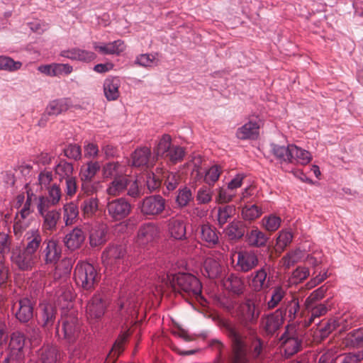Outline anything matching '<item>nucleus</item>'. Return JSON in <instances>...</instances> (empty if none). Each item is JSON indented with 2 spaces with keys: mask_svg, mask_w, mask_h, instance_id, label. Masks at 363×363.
Instances as JSON below:
<instances>
[{
  "mask_svg": "<svg viewBox=\"0 0 363 363\" xmlns=\"http://www.w3.org/2000/svg\"><path fill=\"white\" fill-rule=\"evenodd\" d=\"M235 213V208L232 205H226L219 207L217 213L218 224L220 228H222L228 220L234 216Z\"/></svg>",
  "mask_w": 363,
  "mask_h": 363,
  "instance_id": "obj_46",
  "label": "nucleus"
},
{
  "mask_svg": "<svg viewBox=\"0 0 363 363\" xmlns=\"http://www.w3.org/2000/svg\"><path fill=\"white\" fill-rule=\"evenodd\" d=\"M15 313L16 319L22 323L29 322L33 317L34 303L28 298H21L17 303Z\"/></svg>",
  "mask_w": 363,
  "mask_h": 363,
  "instance_id": "obj_19",
  "label": "nucleus"
},
{
  "mask_svg": "<svg viewBox=\"0 0 363 363\" xmlns=\"http://www.w3.org/2000/svg\"><path fill=\"white\" fill-rule=\"evenodd\" d=\"M304 307L308 313L304 320L306 326H309L316 318L324 315L328 311L326 304L321 303H304Z\"/></svg>",
  "mask_w": 363,
  "mask_h": 363,
  "instance_id": "obj_23",
  "label": "nucleus"
},
{
  "mask_svg": "<svg viewBox=\"0 0 363 363\" xmlns=\"http://www.w3.org/2000/svg\"><path fill=\"white\" fill-rule=\"evenodd\" d=\"M121 81L118 77H108L104 83V95L107 100L114 101L119 97Z\"/></svg>",
  "mask_w": 363,
  "mask_h": 363,
  "instance_id": "obj_34",
  "label": "nucleus"
},
{
  "mask_svg": "<svg viewBox=\"0 0 363 363\" xmlns=\"http://www.w3.org/2000/svg\"><path fill=\"white\" fill-rule=\"evenodd\" d=\"M284 317L280 310L264 315L261 318V325L267 335H274L282 325Z\"/></svg>",
  "mask_w": 363,
  "mask_h": 363,
  "instance_id": "obj_18",
  "label": "nucleus"
},
{
  "mask_svg": "<svg viewBox=\"0 0 363 363\" xmlns=\"http://www.w3.org/2000/svg\"><path fill=\"white\" fill-rule=\"evenodd\" d=\"M185 155V150L184 147L179 145H172L167 155V157L172 162L177 163L183 160Z\"/></svg>",
  "mask_w": 363,
  "mask_h": 363,
  "instance_id": "obj_58",
  "label": "nucleus"
},
{
  "mask_svg": "<svg viewBox=\"0 0 363 363\" xmlns=\"http://www.w3.org/2000/svg\"><path fill=\"white\" fill-rule=\"evenodd\" d=\"M151 155L150 150L146 147L136 149L132 155V165L143 167L148 163Z\"/></svg>",
  "mask_w": 363,
  "mask_h": 363,
  "instance_id": "obj_42",
  "label": "nucleus"
},
{
  "mask_svg": "<svg viewBox=\"0 0 363 363\" xmlns=\"http://www.w3.org/2000/svg\"><path fill=\"white\" fill-rule=\"evenodd\" d=\"M101 166L99 162L89 161L81 167L80 177L82 181H92Z\"/></svg>",
  "mask_w": 363,
  "mask_h": 363,
  "instance_id": "obj_40",
  "label": "nucleus"
},
{
  "mask_svg": "<svg viewBox=\"0 0 363 363\" xmlns=\"http://www.w3.org/2000/svg\"><path fill=\"white\" fill-rule=\"evenodd\" d=\"M133 291V286H130L128 284L121 288L118 301V312L125 319L129 316H135L137 313L139 298Z\"/></svg>",
  "mask_w": 363,
  "mask_h": 363,
  "instance_id": "obj_7",
  "label": "nucleus"
},
{
  "mask_svg": "<svg viewBox=\"0 0 363 363\" xmlns=\"http://www.w3.org/2000/svg\"><path fill=\"white\" fill-rule=\"evenodd\" d=\"M64 209V220L65 225H72L77 220L79 215L78 207L76 204L71 202L67 203L63 207Z\"/></svg>",
  "mask_w": 363,
  "mask_h": 363,
  "instance_id": "obj_49",
  "label": "nucleus"
},
{
  "mask_svg": "<svg viewBox=\"0 0 363 363\" xmlns=\"http://www.w3.org/2000/svg\"><path fill=\"white\" fill-rule=\"evenodd\" d=\"M168 231L172 238L176 240H185L186 225L183 220L177 218H171L168 220Z\"/></svg>",
  "mask_w": 363,
  "mask_h": 363,
  "instance_id": "obj_29",
  "label": "nucleus"
},
{
  "mask_svg": "<svg viewBox=\"0 0 363 363\" xmlns=\"http://www.w3.org/2000/svg\"><path fill=\"white\" fill-rule=\"evenodd\" d=\"M57 310L52 304H44L42 308L41 321L42 326L50 329L54 324L56 318Z\"/></svg>",
  "mask_w": 363,
  "mask_h": 363,
  "instance_id": "obj_37",
  "label": "nucleus"
},
{
  "mask_svg": "<svg viewBox=\"0 0 363 363\" xmlns=\"http://www.w3.org/2000/svg\"><path fill=\"white\" fill-rule=\"evenodd\" d=\"M22 62L15 61L12 58L6 56H0V70L15 72L21 69Z\"/></svg>",
  "mask_w": 363,
  "mask_h": 363,
  "instance_id": "obj_55",
  "label": "nucleus"
},
{
  "mask_svg": "<svg viewBox=\"0 0 363 363\" xmlns=\"http://www.w3.org/2000/svg\"><path fill=\"white\" fill-rule=\"evenodd\" d=\"M260 311L256 303L247 298L240 306L238 312V320L244 329L252 330V325L255 324L259 316Z\"/></svg>",
  "mask_w": 363,
  "mask_h": 363,
  "instance_id": "obj_8",
  "label": "nucleus"
},
{
  "mask_svg": "<svg viewBox=\"0 0 363 363\" xmlns=\"http://www.w3.org/2000/svg\"><path fill=\"white\" fill-rule=\"evenodd\" d=\"M62 252V245L58 240L54 238H46L43 242L40 258L46 265H55L61 258Z\"/></svg>",
  "mask_w": 363,
  "mask_h": 363,
  "instance_id": "obj_9",
  "label": "nucleus"
},
{
  "mask_svg": "<svg viewBox=\"0 0 363 363\" xmlns=\"http://www.w3.org/2000/svg\"><path fill=\"white\" fill-rule=\"evenodd\" d=\"M38 357L41 363H57V350L51 345H43L38 351Z\"/></svg>",
  "mask_w": 363,
  "mask_h": 363,
  "instance_id": "obj_38",
  "label": "nucleus"
},
{
  "mask_svg": "<svg viewBox=\"0 0 363 363\" xmlns=\"http://www.w3.org/2000/svg\"><path fill=\"white\" fill-rule=\"evenodd\" d=\"M362 360L363 350L340 354L335 363H361Z\"/></svg>",
  "mask_w": 363,
  "mask_h": 363,
  "instance_id": "obj_54",
  "label": "nucleus"
},
{
  "mask_svg": "<svg viewBox=\"0 0 363 363\" xmlns=\"http://www.w3.org/2000/svg\"><path fill=\"white\" fill-rule=\"evenodd\" d=\"M37 205L39 214L43 218V228L45 230L53 231L57 228V224L61 218L60 210L52 208L51 206Z\"/></svg>",
  "mask_w": 363,
  "mask_h": 363,
  "instance_id": "obj_16",
  "label": "nucleus"
},
{
  "mask_svg": "<svg viewBox=\"0 0 363 363\" xmlns=\"http://www.w3.org/2000/svg\"><path fill=\"white\" fill-rule=\"evenodd\" d=\"M245 240L251 247H262L266 245L269 238L264 233L255 227L246 233Z\"/></svg>",
  "mask_w": 363,
  "mask_h": 363,
  "instance_id": "obj_32",
  "label": "nucleus"
},
{
  "mask_svg": "<svg viewBox=\"0 0 363 363\" xmlns=\"http://www.w3.org/2000/svg\"><path fill=\"white\" fill-rule=\"evenodd\" d=\"M65 156L69 160L78 161L82 158V150L77 144H69L64 149Z\"/></svg>",
  "mask_w": 363,
  "mask_h": 363,
  "instance_id": "obj_60",
  "label": "nucleus"
},
{
  "mask_svg": "<svg viewBox=\"0 0 363 363\" xmlns=\"http://www.w3.org/2000/svg\"><path fill=\"white\" fill-rule=\"evenodd\" d=\"M165 206V199L162 196L152 195L147 196L143 200L140 205V209L143 215L157 216L164 210Z\"/></svg>",
  "mask_w": 363,
  "mask_h": 363,
  "instance_id": "obj_14",
  "label": "nucleus"
},
{
  "mask_svg": "<svg viewBox=\"0 0 363 363\" xmlns=\"http://www.w3.org/2000/svg\"><path fill=\"white\" fill-rule=\"evenodd\" d=\"M43 242L39 230L32 228L27 230L23 235L22 245H16L11 250V263L20 271H31L40 260Z\"/></svg>",
  "mask_w": 363,
  "mask_h": 363,
  "instance_id": "obj_1",
  "label": "nucleus"
},
{
  "mask_svg": "<svg viewBox=\"0 0 363 363\" xmlns=\"http://www.w3.org/2000/svg\"><path fill=\"white\" fill-rule=\"evenodd\" d=\"M163 177L164 179V185L166 186V189L168 191H171L174 190L178 184L179 181V177L176 173L173 172H163Z\"/></svg>",
  "mask_w": 363,
  "mask_h": 363,
  "instance_id": "obj_63",
  "label": "nucleus"
},
{
  "mask_svg": "<svg viewBox=\"0 0 363 363\" xmlns=\"http://www.w3.org/2000/svg\"><path fill=\"white\" fill-rule=\"evenodd\" d=\"M222 257V254L219 252L211 254L206 257L203 263V274L211 279L221 277L223 271Z\"/></svg>",
  "mask_w": 363,
  "mask_h": 363,
  "instance_id": "obj_11",
  "label": "nucleus"
},
{
  "mask_svg": "<svg viewBox=\"0 0 363 363\" xmlns=\"http://www.w3.org/2000/svg\"><path fill=\"white\" fill-rule=\"evenodd\" d=\"M102 261L107 274H120L135 263L133 257L127 254L123 245L109 246L102 254Z\"/></svg>",
  "mask_w": 363,
  "mask_h": 363,
  "instance_id": "obj_3",
  "label": "nucleus"
},
{
  "mask_svg": "<svg viewBox=\"0 0 363 363\" xmlns=\"http://www.w3.org/2000/svg\"><path fill=\"white\" fill-rule=\"evenodd\" d=\"M213 191L210 187L203 186L197 191L196 196L199 204H207L212 200Z\"/></svg>",
  "mask_w": 363,
  "mask_h": 363,
  "instance_id": "obj_57",
  "label": "nucleus"
},
{
  "mask_svg": "<svg viewBox=\"0 0 363 363\" xmlns=\"http://www.w3.org/2000/svg\"><path fill=\"white\" fill-rule=\"evenodd\" d=\"M70 106L69 100L66 98L53 100L46 108V113L50 116H57L67 111Z\"/></svg>",
  "mask_w": 363,
  "mask_h": 363,
  "instance_id": "obj_39",
  "label": "nucleus"
},
{
  "mask_svg": "<svg viewBox=\"0 0 363 363\" xmlns=\"http://www.w3.org/2000/svg\"><path fill=\"white\" fill-rule=\"evenodd\" d=\"M93 48L95 50L102 55H119L125 50V43L121 40H116L108 43L94 42Z\"/></svg>",
  "mask_w": 363,
  "mask_h": 363,
  "instance_id": "obj_20",
  "label": "nucleus"
},
{
  "mask_svg": "<svg viewBox=\"0 0 363 363\" xmlns=\"http://www.w3.org/2000/svg\"><path fill=\"white\" fill-rule=\"evenodd\" d=\"M303 335L294 326H287L279 338L283 355L289 358L298 352L303 346Z\"/></svg>",
  "mask_w": 363,
  "mask_h": 363,
  "instance_id": "obj_5",
  "label": "nucleus"
},
{
  "mask_svg": "<svg viewBox=\"0 0 363 363\" xmlns=\"http://www.w3.org/2000/svg\"><path fill=\"white\" fill-rule=\"evenodd\" d=\"M53 179V174L51 169L45 168L41 170L38 176V184L41 189L50 187V184Z\"/></svg>",
  "mask_w": 363,
  "mask_h": 363,
  "instance_id": "obj_59",
  "label": "nucleus"
},
{
  "mask_svg": "<svg viewBox=\"0 0 363 363\" xmlns=\"http://www.w3.org/2000/svg\"><path fill=\"white\" fill-rule=\"evenodd\" d=\"M47 189L48 190V196H40L38 205L43 206L45 203L46 206H55L59 203L61 199V189L57 184H54Z\"/></svg>",
  "mask_w": 363,
  "mask_h": 363,
  "instance_id": "obj_28",
  "label": "nucleus"
},
{
  "mask_svg": "<svg viewBox=\"0 0 363 363\" xmlns=\"http://www.w3.org/2000/svg\"><path fill=\"white\" fill-rule=\"evenodd\" d=\"M106 211L113 220H121L130 214L131 205L125 199H115L107 202Z\"/></svg>",
  "mask_w": 363,
  "mask_h": 363,
  "instance_id": "obj_13",
  "label": "nucleus"
},
{
  "mask_svg": "<svg viewBox=\"0 0 363 363\" xmlns=\"http://www.w3.org/2000/svg\"><path fill=\"white\" fill-rule=\"evenodd\" d=\"M225 235L230 240H238L245 234V226L241 221L233 220L224 230Z\"/></svg>",
  "mask_w": 363,
  "mask_h": 363,
  "instance_id": "obj_35",
  "label": "nucleus"
},
{
  "mask_svg": "<svg viewBox=\"0 0 363 363\" xmlns=\"http://www.w3.org/2000/svg\"><path fill=\"white\" fill-rule=\"evenodd\" d=\"M303 251L300 249H296L295 250L290 251L282 257V264L285 268L289 269L291 267L298 262L303 258Z\"/></svg>",
  "mask_w": 363,
  "mask_h": 363,
  "instance_id": "obj_48",
  "label": "nucleus"
},
{
  "mask_svg": "<svg viewBox=\"0 0 363 363\" xmlns=\"http://www.w3.org/2000/svg\"><path fill=\"white\" fill-rule=\"evenodd\" d=\"M167 268L168 265L166 264L164 271L160 272L164 274L159 277L164 286L172 287L182 296L193 297L198 301H205L201 294V284L195 276L188 273L170 274L166 272Z\"/></svg>",
  "mask_w": 363,
  "mask_h": 363,
  "instance_id": "obj_2",
  "label": "nucleus"
},
{
  "mask_svg": "<svg viewBox=\"0 0 363 363\" xmlns=\"http://www.w3.org/2000/svg\"><path fill=\"white\" fill-rule=\"evenodd\" d=\"M74 278L78 286L84 290L89 291L98 283L100 275L93 264L79 262L75 267Z\"/></svg>",
  "mask_w": 363,
  "mask_h": 363,
  "instance_id": "obj_6",
  "label": "nucleus"
},
{
  "mask_svg": "<svg viewBox=\"0 0 363 363\" xmlns=\"http://www.w3.org/2000/svg\"><path fill=\"white\" fill-rule=\"evenodd\" d=\"M338 350L333 347L323 352L319 358L318 363H335L339 354Z\"/></svg>",
  "mask_w": 363,
  "mask_h": 363,
  "instance_id": "obj_64",
  "label": "nucleus"
},
{
  "mask_svg": "<svg viewBox=\"0 0 363 363\" xmlns=\"http://www.w3.org/2000/svg\"><path fill=\"white\" fill-rule=\"evenodd\" d=\"M270 151L279 164H291V145L270 144Z\"/></svg>",
  "mask_w": 363,
  "mask_h": 363,
  "instance_id": "obj_25",
  "label": "nucleus"
},
{
  "mask_svg": "<svg viewBox=\"0 0 363 363\" xmlns=\"http://www.w3.org/2000/svg\"><path fill=\"white\" fill-rule=\"evenodd\" d=\"M172 147V138L170 135L164 134L162 135L155 152L157 156L165 157Z\"/></svg>",
  "mask_w": 363,
  "mask_h": 363,
  "instance_id": "obj_51",
  "label": "nucleus"
},
{
  "mask_svg": "<svg viewBox=\"0 0 363 363\" xmlns=\"http://www.w3.org/2000/svg\"><path fill=\"white\" fill-rule=\"evenodd\" d=\"M293 234L290 230H282L277 239V245L281 250H284L292 241Z\"/></svg>",
  "mask_w": 363,
  "mask_h": 363,
  "instance_id": "obj_62",
  "label": "nucleus"
},
{
  "mask_svg": "<svg viewBox=\"0 0 363 363\" xmlns=\"http://www.w3.org/2000/svg\"><path fill=\"white\" fill-rule=\"evenodd\" d=\"M85 238L86 235L82 229L76 227L65 235L64 243L68 250L74 251L79 249L82 245Z\"/></svg>",
  "mask_w": 363,
  "mask_h": 363,
  "instance_id": "obj_22",
  "label": "nucleus"
},
{
  "mask_svg": "<svg viewBox=\"0 0 363 363\" xmlns=\"http://www.w3.org/2000/svg\"><path fill=\"white\" fill-rule=\"evenodd\" d=\"M312 159L311 153L295 145H291V164L295 162L302 165L308 164Z\"/></svg>",
  "mask_w": 363,
  "mask_h": 363,
  "instance_id": "obj_41",
  "label": "nucleus"
},
{
  "mask_svg": "<svg viewBox=\"0 0 363 363\" xmlns=\"http://www.w3.org/2000/svg\"><path fill=\"white\" fill-rule=\"evenodd\" d=\"M98 208L99 200L96 197H87L81 203V209L88 216L94 215Z\"/></svg>",
  "mask_w": 363,
  "mask_h": 363,
  "instance_id": "obj_52",
  "label": "nucleus"
},
{
  "mask_svg": "<svg viewBox=\"0 0 363 363\" xmlns=\"http://www.w3.org/2000/svg\"><path fill=\"white\" fill-rule=\"evenodd\" d=\"M221 173L220 168L218 165H213L206 172L205 182L209 186H213L218 179Z\"/></svg>",
  "mask_w": 363,
  "mask_h": 363,
  "instance_id": "obj_61",
  "label": "nucleus"
},
{
  "mask_svg": "<svg viewBox=\"0 0 363 363\" xmlns=\"http://www.w3.org/2000/svg\"><path fill=\"white\" fill-rule=\"evenodd\" d=\"M286 294V291L282 286H274L272 290L270 298L266 303L267 308L268 309L275 308L282 300H284Z\"/></svg>",
  "mask_w": 363,
  "mask_h": 363,
  "instance_id": "obj_43",
  "label": "nucleus"
},
{
  "mask_svg": "<svg viewBox=\"0 0 363 363\" xmlns=\"http://www.w3.org/2000/svg\"><path fill=\"white\" fill-rule=\"evenodd\" d=\"M26 337L23 333L16 331L11 334L9 342L10 352L16 354L17 357H24L23 348Z\"/></svg>",
  "mask_w": 363,
  "mask_h": 363,
  "instance_id": "obj_33",
  "label": "nucleus"
},
{
  "mask_svg": "<svg viewBox=\"0 0 363 363\" xmlns=\"http://www.w3.org/2000/svg\"><path fill=\"white\" fill-rule=\"evenodd\" d=\"M200 238L208 247H214L219 242L218 232L209 223H204L200 226Z\"/></svg>",
  "mask_w": 363,
  "mask_h": 363,
  "instance_id": "obj_27",
  "label": "nucleus"
},
{
  "mask_svg": "<svg viewBox=\"0 0 363 363\" xmlns=\"http://www.w3.org/2000/svg\"><path fill=\"white\" fill-rule=\"evenodd\" d=\"M106 308V302L99 295H95L89 301L86 308L87 318L97 322L104 316Z\"/></svg>",
  "mask_w": 363,
  "mask_h": 363,
  "instance_id": "obj_17",
  "label": "nucleus"
},
{
  "mask_svg": "<svg viewBox=\"0 0 363 363\" xmlns=\"http://www.w3.org/2000/svg\"><path fill=\"white\" fill-rule=\"evenodd\" d=\"M259 264L257 253L253 250H243L238 252L235 269L238 272H248Z\"/></svg>",
  "mask_w": 363,
  "mask_h": 363,
  "instance_id": "obj_15",
  "label": "nucleus"
},
{
  "mask_svg": "<svg viewBox=\"0 0 363 363\" xmlns=\"http://www.w3.org/2000/svg\"><path fill=\"white\" fill-rule=\"evenodd\" d=\"M106 241V230L104 224L95 223L89 231V243L91 247L103 245Z\"/></svg>",
  "mask_w": 363,
  "mask_h": 363,
  "instance_id": "obj_31",
  "label": "nucleus"
},
{
  "mask_svg": "<svg viewBox=\"0 0 363 363\" xmlns=\"http://www.w3.org/2000/svg\"><path fill=\"white\" fill-rule=\"evenodd\" d=\"M225 289L231 293L240 295L243 294L245 285L242 279L235 274H230L223 280Z\"/></svg>",
  "mask_w": 363,
  "mask_h": 363,
  "instance_id": "obj_30",
  "label": "nucleus"
},
{
  "mask_svg": "<svg viewBox=\"0 0 363 363\" xmlns=\"http://www.w3.org/2000/svg\"><path fill=\"white\" fill-rule=\"evenodd\" d=\"M128 185V179L125 177L120 176L108 184L106 192L111 196H118L123 193Z\"/></svg>",
  "mask_w": 363,
  "mask_h": 363,
  "instance_id": "obj_36",
  "label": "nucleus"
},
{
  "mask_svg": "<svg viewBox=\"0 0 363 363\" xmlns=\"http://www.w3.org/2000/svg\"><path fill=\"white\" fill-rule=\"evenodd\" d=\"M281 218L274 213L263 217L261 221L262 226L267 231L274 232L281 225Z\"/></svg>",
  "mask_w": 363,
  "mask_h": 363,
  "instance_id": "obj_47",
  "label": "nucleus"
},
{
  "mask_svg": "<svg viewBox=\"0 0 363 363\" xmlns=\"http://www.w3.org/2000/svg\"><path fill=\"white\" fill-rule=\"evenodd\" d=\"M262 214V209L256 204H246L242 208V216L245 220H254Z\"/></svg>",
  "mask_w": 363,
  "mask_h": 363,
  "instance_id": "obj_50",
  "label": "nucleus"
},
{
  "mask_svg": "<svg viewBox=\"0 0 363 363\" xmlns=\"http://www.w3.org/2000/svg\"><path fill=\"white\" fill-rule=\"evenodd\" d=\"M224 328L232 343L233 363H247L246 336L243 330L232 323L225 324Z\"/></svg>",
  "mask_w": 363,
  "mask_h": 363,
  "instance_id": "obj_4",
  "label": "nucleus"
},
{
  "mask_svg": "<svg viewBox=\"0 0 363 363\" xmlns=\"http://www.w3.org/2000/svg\"><path fill=\"white\" fill-rule=\"evenodd\" d=\"M62 332L64 338L69 343L74 342L82 335L81 324L73 312L62 318Z\"/></svg>",
  "mask_w": 363,
  "mask_h": 363,
  "instance_id": "obj_10",
  "label": "nucleus"
},
{
  "mask_svg": "<svg viewBox=\"0 0 363 363\" xmlns=\"http://www.w3.org/2000/svg\"><path fill=\"white\" fill-rule=\"evenodd\" d=\"M159 234L157 226L153 223H146L142 225L138 232L136 242L139 245H145L152 242Z\"/></svg>",
  "mask_w": 363,
  "mask_h": 363,
  "instance_id": "obj_21",
  "label": "nucleus"
},
{
  "mask_svg": "<svg viewBox=\"0 0 363 363\" xmlns=\"http://www.w3.org/2000/svg\"><path fill=\"white\" fill-rule=\"evenodd\" d=\"M193 200L191 189L186 186L179 189L176 197V203L179 208L186 207Z\"/></svg>",
  "mask_w": 363,
  "mask_h": 363,
  "instance_id": "obj_53",
  "label": "nucleus"
},
{
  "mask_svg": "<svg viewBox=\"0 0 363 363\" xmlns=\"http://www.w3.org/2000/svg\"><path fill=\"white\" fill-rule=\"evenodd\" d=\"M271 269V265L265 263L264 266L250 274V286L253 291L259 292L270 286L271 277L268 275V272Z\"/></svg>",
  "mask_w": 363,
  "mask_h": 363,
  "instance_id": "obj_12",
  "label": "nucleus"
},
{
  "mask_svg": "<svg viewBox=\"0 0 363 363\" xmlns=\"http://www.w3.org/2000/svg\"><path fill=\"white\" fill-rule=\"evenodd\" d=\"M345 344L348 347H363V328L354 330L347 334Z\"/></svg>",
  "mask_w": 363,
  "mask_h": 363,
  "instance_id": "obj_44",
  "label": "nucleus"
},
{
  "mask_svg": "<svg viewBox=\"0 0 363 363\" xmlns=\"http://www.w3.org/2000/svg\"><path fill=\"white\" fill-rule=\"evenodd\" d=\"M159 169H157L156 173L148 172L146 175V185L150 192H152L158 189L162 184V179L159 175Z\"/></svg>",
  "mask_w": 363,
  "mask_h": 363,
  "instance_id": "obj_56",
  "label": "nucleus"
},
{
  "mask_svg": "<svg viewBox=\"0 0 363 363\" xmlns=\"http://www.w3.org/2000/svg\"><path fill=\"white\" fill-rule=\"evenodd\" d=\"M259 124L257 120H250L237 130L236 136L240 140L254 139L259 134Z\"/></svg>",
  "mask_w": 363,
  "mask_h": 363,
  "instance_id": "obj_26",
  "label": "nucleus"
},
{
  "mask_svg": "<svg viewBox=\"0 0 363 363\" xmlns=\"http://www.w3.org/2000/svg\"><path fill=\"white\" fill-rule=\"evenodd\" d=\"M278 310L281 311L283 316L287 315L289 320H294L297 317L300 310L298 298L294 296L286 297L281 306Z\"/></svg>",
  "mask_w": 363,
  "mask_h": 363,
  "instance_id": "obj_24",
  "label": "nucleus"
},
{
  "mask_svg": "<svg viewBox=\"0 0 363 363\" xmlns=\"http://www.w3.org/2000/svg\"><path fill=\"white\" fill-rule=\"evenodd\" d=\"M55 174L60 180L66 179L73 177L74 167L72 163L62 160L54 167Z\"/></svg>",
  "mask_w": 363,
  "mask_h": 363,
  "instance_id": "obj_45",
  "label": "nucleus"
}]
</instances>
